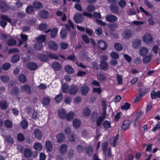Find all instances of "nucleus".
I'll use <instances>...</instances> for the list:
<instances>
[{
	"mask_svg": "<svg viewBox=\"0 0 160 160\" xmlns=\"http://www.w3.org/2000/svg\"><path fill=\"white\" fill-rule=\"evenodd\" d=\"M149 89L146 87L143 86L142 88H138V91L140 92L134 99V102L136 103L138 102L141 98L145 96L149 92Z\"/></svg>",
	"mask_w": 160,
	"mask_h": 160,
	"instance_id": "nucleus-1",
	"label": "nucleus"
},
{
	"mask_svg": "<svg viewBox=\"0 0 160 160\" xmlns=\"http://www.w3.org/2000/svg\"><path fill=\"white\" fill-rule=\"evenodd\" d=\"M70 30L69 26L66 24L65 25V27L63 28L60 31L61 37L62 39H65L67 36V34Z\"/></svg>",
	"mask_w": 160,
	"mask_h": 160,
	"instance_id": "nucleus-2",
	"label": "nucleus"
},
{
	"mask_svg": "<svg viewBox=\"0 0 160 160\" xmlns=\"http://www.w3.org/2000/svg\"><path fill=\"white\" fill-rule=\"evenodd\" d=\"M73 18L76 23H79L83 21L84 17L81 14L77 13L74 14Z\"/></svg>",
	"mask_w": 160,
	"mask_h": 160,
	"instance_id": "nucleus-3",
	"label": "nucleus"
},
{
	"mask_svg": "<svg viewBox=\"0 0 160 160\" xmlns=\"http://www.w3.org/2000/svg\"><path fill=\"white\" fill-rule=\"evenodd\" d=\"M105 18L106 21L109 22L114 23L117 22L118 19L116 16L111 14L107 15Z\"/></svg>",
	"mask_w": 160,
	"mask_h": 160,
	"instance_id": "nucleus-4",
	"label": "nucleus"
},
{
	"mask_svg": "<svg viewBox=\"0 0 160 160\" xmlns=\"http://www.w3.org/2000/svg\"><path fill=\"white\" fill-rule=\"evenodd\" d=\"M35 138L38 140H40L42 138V134L39 129H36L34 131Z\"/></svg>",
	"mask_w": 160,
	"mask_h": 160,
	"instance_id": "nucleus-5",
	"label": "nucleus"
},
{
	"mask_svg": "<svg viewBox=\"0 0 160 160\" xmlns=\"http://www.w3.org/2000/svg\"><path fill=\"white\" fill-rule=\"evenodd\" d=\"M23 92H26L29 95L31 93V89L30 86L27 84L23 85L21 87Z\"/></svg>",
	"mask_w": 160,
	"mask_h": 160,
	"instance_id": "nucleus-6",
	"label": "nucleus"
},
{
	"mask_svg": "<svg viewBox=\"0 0 160 160\" xmlns=\"http://www.w3.org/2000/svg\"><path fill=\"white\" fill-rule=\"evenodd\" d=\"M0 8L2 11L4 12L8 10L10 8L8 6L4 1H0Z\"/></svg>",
	"mask_w": 160,
	"mask_h": 160,
	"instance_id": "nucleus-7",
	"label": "nucleus"
},
{
	"mask_svg": "<svg viewBox=\"0 0 160 160\" xmlns=\"http://www.w3.org/2000/svg\"><path fill=\"white\" fill-rule=\"evenodd\" d=\"M100 66L101 69L104 71H107L109 68L108 63L105 61L101 60L100 62Z\"/></svg>",
	"mask_w": 160,
	"mask_h": 160,
	"instance_id": "nucleus-8",
	"label": "nucleus"
},
{
	"mask_svg": "<svg viewBox=\"0 0 160 160\" xmlns=\"http://www.w3.org/2000/svg\"><path fill=\"white\" fill-rule=\"evenodd\" d=\"M131 122L129 119H127L124 121L121 126L122 129L123 130H126L130 126Z\"/></svg>",
	"mask_w": 160,
	"mask_h": 160,
	"instance_id": "nucleus-9",
	"label": "nucleus"
},
{
	"mask_svg": "<svg viewBox=\"0 0 160 160\" xmlns=\"http://www.w3.org/2000/svg\"><path fill=\"white\" fill-rule=\"evenodd\" d=\"M98 47L102 50H105L107 48L106 42L105 41H98Z\"/></svg>",
	"mask_w": 160,
	"mask_h": 160,
	"instance_id": "nucleus-10",
	"label": "nucleus"
},
{
	"mask_svg": "<svg viewBox=\"0 0 160 160\" xmlns=\"http://www.w3.org/2000/svg\"><path fill=\"white\" fill-rule=\"evenodd\" d=\"M48 47L51 49L56 51L58 48V46L54 41H50L48 42Z\"/></svg>",
	"mask_w": 160,
	"mask_h": 160,
	"instance_id": "nucleus-11",
	"label": "nucleus"
},
{
	"mask_svg": "<svg viewBox=\"0 0 160 160\" xmlns=\"http://www.w3.org/2000/svg\"><path fill=\"white\" fill-rule=\"evenodd\" d=\"M67 150V146L65 144H62L59 148V151L60 153L62 155H64Z\"/></svg>",
	"mask_w": 160,
	"mask_h": 160,
	"instance_id": "nucleus-12",
	"label": "nucleus"
},
{
	"mask_svg": "<svg viewBox=\"0 0 160 160\" xmlns=\"http://www.w3.org/2000/svg\"><path fill=\"white\" fill-rule=\"evenodd\" d=\"M39 42L35 43L34 45V47L36 50H41L42 48V43L46 42L47 41H38Z\"/></svg>",
	"mask_w": 160,
	"mask_h": 160,
	"instance_id": "nucleus-13",
	"label": "nucleus"
},
{
	"mask_svg": "<svg viewBox=\"0 0 160 160\" xmlns=\"http://www.w3.org/2000/svg\"><path fill=\"white\" fill-rule=\"evenodd\" d=\"M78 87L75 85L71 86L69 91V93L70 95H75L78 91Z\"/></svg>",
	"mask_w": 160,
	"mask_h": 160,
	"instance_id": "nucleus-14",
	"label": "nucleus"
},
{
	"mask_svg": "<svg viewBox=\"0 0 160 160\" xmlns=\"http://www.w3.org/2000/svg\"><path fill=\"white\" fill-rule=\"evenodd\" d=\"M56 138L58 142L59 143H61L64 141L65 136L63 133H58L57 135Z\"/></svg>",
	"mask_w": 160,
	"mask_h": 160,
	"instance_id": "nucleus-15",
	"label": "nucleus"
},
{
	"mask_svg": "<svg viewBox=\"0 0 160 160\" xmlns=\"http://www.w3.org/2000/svg\"><path fill=\"white\" fill-rule=\"evenodd\" d=\"M58 115L59 117L62 119L65 118L66 115V110L62 108L59 109L58 111Z\"/></svg>",
	"mask_w": 160,
	"mask_h": 160,
	"instance_id": "nucleus-16",
	"label": "nucleus"
},
{
	"mask_svg": "<svg viewBox=\"0 0 160 160\" xmlns=\"http://www.w3.org/2000/svg\"><path fill=\"white\" fill-rule=\"evenodd\" d=\"M52 143L51 141L49 140L46 141L45 144V148L47 151H51L52 149Z\"/></svg>",
	"mask_w": 160,
	"mask_h": 160,
	"instance_id": "nucleus-17",
	"label": "nucleus"
},
{
	"mask_svg": "<svg viewBox=\"0 0 160 160\" xmlns=\"http://www.w3.org/2000/svg\"><path fill=\"white\" fill-rule=\"evenodd\" d=\"M132 32L130 30H127L125 31L122 34V36L125 39H129L132 36Z\"/></svg>",
	"mask_w": 160,
	"mask_h": 160,
	"instance_id": "nucleus-18",
	"label": "nucleus"
},
{
	"mask_svg": "<svg viewBox=\"0 0 160 160\" xmlns=\"http://www.w3.org/2000/svg\"><path fill=\"white\" fill-rule=\"evenodd\" d=\"M89 88L87 86H83L81 87V92L83 96H86L88 93Z\"/></svg>",
	"mask_w": 160,
	"mask_h": 160,
	"instance_id": "nucleus-19",
	"label": "nucleus"
},
{
	"mask_svg": "<svg viewBox=\"0 0 160 160\" xmlns=\"http://www.w3.org/2000/svg\"><path fill=\"white\" fill-rule=\"evenodd\" d=\"M151 98L153 99H155L156 98H160V91H158L156 92L155 91H153L151 92Z\"/></svg>",
	"mask_w": 160,
	"mask_h": 160,
	"instance_id": "nucleus-20",
	"label": "nucleus"
},
{
	"mask_svg": "<svg viewBox=\"0 0 160 160\" xmlns=\"http://www.w3.org/2000/svg\"><path fill=\"white\" fill-rule=\"evenodd\" d=\"M64 69L66 72L69 74H72L74 72V69L70 65H66L64 67Z\"/></svg>",
	"mask_w": 160,
	"mask_h": 160,
	"instance_id": "nucleus-21",
	"label": "nucleus"
},
{
	"mask_svg": "<svg viewBox=\"0 0 160 160\" xmlns=\"http://www.w3.org/2000/svg\"><path fill=\"white\" fill-rule=\"evenodd\" d=\"M24 157L26 158H28L31 157L32 152L31 150L29 148H25L24 152Z\"/></svg>",
	"mask_w": 160,
	"mask_h": 160,
	"instance_id": "nucleus-22",
	"label": "nucleus"
},
{
	"mask_svg": "<svg viewBox=\"0 0 160 160\" xmlns=\"http://www.w3.org/2000/svg\"><path fill=\"white\" fill-rule=\"evenodd\" d=\"M111 11L114 13H116L118 12L119 8L117 5H111L110 7Z\"/></svg>",
	"mask_w": 160,
	"mask_h": 160,
	"instance_id": "nucleus-23",
	"label": "nucleus"
},
{
	"mask_svg": "<svg viewBox=\"0 0 160 160\" xmlns=\"http://www.w3.org/2000/svg\"><path fill=\"white\" fill-rule=\"evenodd\" d=\"M56 15L59 17H62L61 20L62 21L64 22L66 21L67 17L65 14L60 11H58L56 12Z\"/></svg>",
	"mask_w": 160,
	"mask_h": 160,
	"instance_id": "nucleus-24",
	"label": "nucleus"
},
{
	"mask_svg": "<svg viewBox=\"0 0 160 160\" xmlns=\"http://www.w3.org/2000/svg\"><path fill=\"white\" fill-rule=\"evenodd\" d=\"M148 52V50L145 47H142L139 50V54L142 56H145Z\"/></svg>",
	"mask_w": 160,
	"mask_h": 160,
	"instance_id": "nucleus-25",
	"label": "nucleus"
},
{
	"mask_svg": "<svg viewBox=\"0 0 160 160\" xmlns=\"http://www.w3.org/2000/svg\"><path fill=\"white\" fill-rule=\"evenodd\" d=\"M28 68L31 70H35L37 67V65L33 62H29L27 65Z\"/></svg>",
	"mask_w": 160,
	"mask_h": 160,
	"instance_id": "nucleus-26",
	"label": "nucleus"
},
{
	"mask_svg": "<svg viewBox=\"0 0 160 160\" xmlns=\"http://www.w3.org/2000/svg\"><path fill=\"white\" fill-rule=\"evenodd\" d=\"M12 95L13 96H17L19 95V90L18 87L15 86L10 92Z\"/></svg>",
	"mask_w": 160,
	"mask_h": 160,
	"instance_id": "nucleus-27",
	"label": "nucleus"
},
{
	"mask_svg": "<svg viewBox=\"0 0 160 160\" xmlns=\"http://www.w3.org/2000/svg\"><path fill=\"white\" fill-rule=\"evenodd\" d=\"M18 79L19 82L22 83H25L27 82L25 75L23 74H21L19 75Z\"/></svg>",
	"mask_w": 160,
	"mask_h": 160,
	"instance_id": "nucleus-28",
	"label": "nucleus"
},
{
	"mask_svg": "<svg viewBox=\"0 0 160 160\" xmlns=\"http://www.w3.org/2000/svg\"><path fill=\"white\" fill-rule=\"evenodd\" d=\"M81 125V122L80 120L76 118L73 120V126L76 129L78 128Z\"/></svg>",
	"mask_w": 160,
	"mask_h": 160,
	"instance_id": "nucleus-29",
	"label": "nucleus"
},
{
	"mask_svg": "<svg viewBox=\"0 0 160 160\" xmlns=\"http://www.w3.org/2000/svg\"><path fill=\"white\" fill-rule=\"evenodd\" d=\"M97 78L100 81L105 82L107 78L106 76L102 73H100L97 76Z\"/></svg>",
	"mask_w": 160,
	"mask_h": 160,
	"instance_id": "nucleus-30",
	"label": "nucleus"
},
{
	"mask_svg": "<svg viewBox=\"0 0 160 160\" xmlns=\"http://www.w3.org/2000/svg\"><path fill=\"white\" fill-rule=\"evenodd\" d=\"M108 146V143L107 142H104L102 144V147L103 150V154L104 156H106Z\"/></svg>",
	"mask_w": 160,
	"mask_h": 160,
	"instance_id": "nucleus-31",
	"label": "nucleus"
},
{
	"mask_svg": "<svg viewBox=\"0 0 160 160\" xmlns=\"http://www.w3.org/2000/svg\"><path fill=\"white\" fill-rule=\"evenodd\" d=\"M52 66L54 69L57 71L60 70L62 68L60 64L57 62L53 63Z\"/></svg>",
	"mask_w": 160,
	"mask_h": 160,
	"instance_id": "nucleus-32",
	"label": "nucleus"
},
{
	"mask_svg": "<svg viewBox=\"0 0 160 160\" xmlns=\"http://www.w3.org/2000/svg\"><path fill=\"white\" fill-rule=\"evenodd\" d=\"M21 126L23 129H26L28 126V122L26 119H24L21 122Z\"/></svg>",
	"mask_w": 160,
	"mask_h": 160,
	"instance_id": "nucleus-33",
	"label": "nucleus"
},
{
	"mask_svg": "<svg viewBox=\"0 0 160 160\" xmlns=\"http://www.w3.org/2000/svg\"><path fill=\"white\" fill-rule=\"evenodd\" d=\"M20 60V57L17 54H15L12 56L11 58L12 62V63H16L18 62Z\"/></svg>",
	"mask_w": 160,
	"mask_h": 160,
	"instance_id": "nucleus-34",
	"label": "nucleus"
},
{
	"mask_svg": "<svg viewBox=\"0 0 160 160\" xmlns=\"http://www.w3.org/2000/svg\"><path fill=\"white\" fill-rule=\"evenodd\" d=\"M74 114L72 111L69 112L66 115V119L68 121H71L74 117Z\"/></svg>",
	"mask_w": 160,
	"mask_h": 160,
	"instance_id": "nucleus-35",
	"label": "nucleus"
},
{
	"mask_svg": "<svg viewBox=\"0 0 160 160\" xmlns=\"http://www.w3.org/2000/svg\"><path fill=\"white\" fill-rule=\"evenodd\" d=\"M34 148L35 149L40 151L41 150L42 148V144L39 143L37 142L34 144Z\"/></svg>",
	"mask_w": 160,
	"mask_h": 160,
	"instance_id": "nucleus-36",
	"label": "nucleus"
},
{
	"mask_svg": "<svg viewBox=\"0 0 160 160\" xmlns=\"http://www.w3.org/2000/svg\"><path fill=\"white\" fill-rule=\"evenodd\" d=\"M17 139L19 142H22L24 140L25 138L22 133H19L17 135Z\"/></svg>",
	"mask_w": 160,
	"mask_h": 160,
	"instance_id": "nucleus-37",
	"label": "nucleus"
},
{
	"mask_svg": "<svg viewBox=\"0 0 160 160\" xmlns=\"http://www.w3.org/2000/svg\"><path fill=\"white\" fill-rule=\"evenodd\" d=\"M58 31L57 28H54L51 30V36L52 38H55L56 37Z\"/></svg>",
	"mask_w": 160,
	"mask_h": 160,
	"instance_id": "nucleus-38",
	"label": "nucleus"
},
{
	"mask_svg": "<svg viewBox=\"0 0 160 160\" xmlns=\"http://www.w3.org/2000/svg\"><path fill=\"white\" fill-rule=\"evenodd\" d=\"M40 17L43 18H46L48 16V12L46 10H42L39 13Z\"/></svg>",
	"mask_w": 160,
	"mask_h": 160,
	"instance_id": "nucleus-39",
	"label": "nucleus"
},
{
	"mask_svg": "<svg viewBox=\"0 0 160 160\" xmlns=\"http://www.w3.org/2000/svg\"><path fill=\"white\" fill-rule=\"evenodd\" d=\"M62 93H59L57 95L55 98V100L56 101L57 103H59L61 102L62 99Z\"/></svg>",
	"mask_w": 160,
	"mask_h": 160,
	"instance_id": "nucleus-40",
	"label": "nucleus"
},
{
	"mask_svg": "<svg viewBox=\"0 0 160 160\" xmlns=\"http://www.w3.org/2000/svg\"><path fill=\"white\" fill-rule=\"evenodd\" d=\"M33 7L36 9H41L42 7V5L41 3L38 1H35L33 3Z\"/></svg>",
	"mask_w": 160,
	"mask_h": 160,
	"instance_id": "nucleus-41",
	"label": "nucleus"
},
{
	"mask_svg": "<svg viewBox=\"0 0 160 160\" xmlns=\"http://www.w3.org/2000/svg\"><path fill=\"white\" fill-rule=\"evenodd\" d=\"M0 107L2 109H6L8 108L7 102L6 101L4 100L0 102Z\"/></svg>",
	"mask_w": 160,
	"mask_h": 160,
	"instance_id": "nucleus-42",
	"label": "nucleus"
},
{
	"mask_svg": "<svg viewBox=\"0 0 160 160\" xmlns=\"http://www.w3.org/2000/svg\"><path fill=\"white\" fill-rule=\"evenodd\" d=\"M141 41H135L132 43V46L135 49H138L141 46Z\"/></svg>",
	"mask_w": 160,
	"mask_h": 160,
	"instance_id": "nucleus-43",
	"label": "nucleus"
},
{
	"mask_svg": "<svg viewBox=\"0 0 160 160\" xmlns=\"http://www.w3.org/2000/svg\"><path fill=\"white\" fill-rule=\"evenodd\" d=\"M0 79L2 82L4 83L8 82L10 80L8 76L4 75H1L0 77Z\"/></svg>",
	"mask_w": 160,
	"mask_h": 160,
	"instance_id": "nucleus-44",
	"label": "nucleus"
},
{
	"mask_svg": "<svg viewBox=\"0 0 160 160\" xmlns=\"http://www.w3.org/2000/svg\"><path fill=\"white\" fill-rule=\"evenodd\" d=\"M62 91L64 93H66L68 91L69 86L68 84L66 83L62 85Z\"/></svg>",
	"mask_w": 160,
	"mask_h": 160,
	"instance_id": "nucleus-45",
	"label": "nucleus"
},
{
	"mask_svg": "<svg viewBox=\"0 0 160 160\" xmlns=\"http://www.w3.org/2000/svg\"><path fill=\"white\" fill-rule=\"evenodd\" d=\"M114 48L117 51H120L122 50L123 47L120 43H116L114 45Z\"/></svg>",
	"mask_w": 160,
	"mask_h": 160,
	"instance_id": "nucleus-46",
	"label": "nucleus"
},
{
	"mask_svg": "<svg viewBox=\"0 0 160 160\" xmlns=\"http://www.w3.org/2000/svg\"><path fill=\"white\" fill-rule=\"evenodd\" d=\"M4 125L8 128L12 127V122L10 120L7 119L4 121Z\"/></svg>",
	"mask_w": 160,
	"mask_h": 160,
	"instance_id": "nucleus-47",
	"label": "nucleus"
},
{
	"mask_svg": "<svg viewBox=\"0 0 160 160\" xmlns=\"http://www.w3.org/2000/svg\"><path fill=\"white\" fill-rule=\"evenodd\" d=\"M143 40H152L153 38L152 35L148 33L145 34L142 37Z\"/></svg>",
	"mask_w": 160,
	"mask_h": 160,
	"instance_id": "nucleus-48",
	"label": "nucleus"
},
{
	"mask_svg": "<svg viewBox=\"0 0 160 160\" xmlns=\"http://www.w3.org/2000/svg\"><path fill=\"white\" fill-rule=\"evenodd\" d=\"M110 55L111 58L113 59L117 60L119 58V54L115 52H112L111 53Z\"/></svg>",
	"mask_w": 160,
	"mask_h": 160,
	"instance_id": "nucleus-49",
	"label": "nucleus"
},
{
	"mask_svg": "<svg viewBox=\"0 0 160 160\" xmlns=\"http://www.w3.org/2000/svg\"><path fill=\"white\" fill-rule=\"evenodd\" d=\"M67 59L71 61L74 62H76V63L78 61L74 54L68 56L67 58Z\"/></svg>",
	"mask_w": 160,
	"mask_h": 160,
	"instance_id": "nucleus-50",
	"label": "nucleus"
},
{
	"mask_svg": "<svg viewBox=\"0 0 160 160\" xmlns=\"http://www.w3.org/2000/svg\"><path fill=\"white\" fill-rule=\"evenodd\" d=\"M152 56L151 55H148L143 58V62L144 63L149 62L151 60Z\"/></svg>",
	"mask_w": 160,
	"mask_h": 160,
	"instance_id": "nucleus-51",
	"label": "nucleus"
},
{
	"mask_svg": "<svg viewBox=\"0 0 160 160\" xmlns=\"http://www.w3.org/2000/svg\"><path fill=\"white\" fill-rule=\"evenodd\" d=\"M38 58L42 61H46L48 60V57L45 54H41L38 56Z\"/></svg>",
	"mask_w": 160,
	"mask_h": 160,
	"instance_id": "nucleus-52",
	"label": "nucleus"
},
{
	"mask_svg": "<svg viewBox=\"0 0 160 160\" xmlns=\"http://www.w3.org/2000/svg\"><path fill=\"white\" fill-rule=\"evenodd\" d=\"M11 67V64L9 63L6 62L2 65V68L4 70H8Z\"/></svg>",
	"mask_w": 160,
	"mask_h": 160,
	"instance_id": "nucleus-53",
	"label": "nucleus"
},
{
	"mask_svg": "<svg viewBox=\"0 0 160 160\" xmlns=\"http://www.w3.org/2000/svg\"><path fill=\"white\" fill-rule=\"evenodd\" d=\"M34 7L32 6L29 5L26 8V11L27 13L31 14L34 11Z\"/></svg>",
	"mask_w": 160,
	"mask_h": 160,
	"instance_id": "nucleus-54",
	"label": "nucleus"
},
{
	"mask_svg": "<svg viewBox=\"0 0 160 160\" xmlns=\"http://www.w3.org/2000/svg\"><path fill=\"white\" fill-rule=\"evenodd\" d=\"M131 105L128 102H125L123 105H122L121 107V108L122 110H127L130 108Z\"/></svg>",
	"mask_w": 160,
	"mask_h": 160,
	"instance_id": "nucleus-55",
	"label": "nucleus"
},
{
	"mask_svg": "<svg viewBox=\"0 0 160 160\" xmlns=\"http://www.w3.org/2000/svg\"><path fill=\"white\" fill-rule=\"evenodd\" d=\"M36 19L34 18H32L26 21V23L28 25H33L35 24Z\"/></svg>",
	"mask_w": 160,
	"mask_h": 160,
	"instance_id": "nucleus-56",
	"label": "nucleus"
},
{
	"mask_svg": "<svg viewBox=\"0 0 160 160\" xmlns=\"http://www.w3.org/2000/svg\"><path fill=\"white\" fill-rule=\"evenodd\" d=\"M91 113L90 109L88 107H85L83 110V115L85 116H89Z\"/></svg>",
	"mask_w": 160,
	"mask_h": 160,
	"instance_id": "nucleus-57",
	"label": "nucleus"
},
{
	"mask_svg": "<svg viewBox=\"0 0 160 160\" xmlns=\"http://www.w3.org/2000/svg\"><path fill=\"white\" fill-rule=\"evenodd\" d=\"M118 25L117 23H114L109 24L108 25V28L111 30H114L118 28Z\"/></svg>",
	"mask_w": 160,
	"mask_h": 160,
	"instance_id": "nucleus-58",
	"label": "nucleus"
},
{
	"mask_svg": "<svg viewBox=\"0 0 160 160\" xmlns=\"http://www.w3.org/2000/svg\"><path fill=\"white\" fill-rule=\"evenodd\" d=\"M104 119V117H103L102 116H99L96 121L97 126L98 127L100 126Z\"/></svg>",
	"mask_w": 160,
	"mask_h": 160,
	"instance_id": "nucleus-59",
	"label": "nucleus"
},
{
	"mask_svg": "<svg viewBox=\"0 0 160 160\" xmlns=\"http://www.w3.org/2000/svg\"><path fill=\"white\" fill-rule=\"evenodd\" d=\"M103 126L105 129H108L111 127L110 122L108 120H105L103 124Z\"/></svg>",
	"mask_w": 160,
	"mask_h": 160,
	"instance_id": "nucleus-60",
	"label": "nucleus"
},
{
	"mask_svg": "<svg viewBox=\"0 0 160 160\" xmlns=\"http://www.w3.org/2000/svg\"><path fill=\"white\" fill-rule=\"evenodd\" d=\"M93 149L91 146H88L86 149V153L87 155L89 156L92 154Z\"/></svg>",
	"mask_w": 160,
	"mask_h": 160,
	"instance_id": "nucleus-61",
	"label": "nucleus"
},
{
	"mask_svg": "<svg viewBox=\"0 0 160 160\" xmlns=\"http://www.w3.org/2000/svg\"><path fill=\"white\" fill-rule=\"evenodd\" d=\"M50 101V99L49 98L44 97L43 99L42 104L43 105H48Z\"/></svg>",
	"mask_w": 160,
	"mask_h": 160,
	"instance_id": "nucleus-62",
	"label": "nucleus"
},
{
	"mask_svg": "<svg viewBox=\"0 0 160 160\" xmlns=\"http://www.w3.org/2000/svg\"><path fill=\"white\" fill-rule=\"evenodd\" d=\"M5 139L7 142L8 143L12 144L14 142L13 139L9 135L6 136Z\"/></svg>",
	"mask_w": 160,
	"mask_h": 160,
	"instance_id": "nucleus-63",
	"label": "nucleus"
},
{
	"mask_svg": "<svg viewBox=\"0 0 160 160\" xmlns=\"http://www.w3.org/2000/svg\"><path fill=\"white\" fill-rule=\"evenodd\" d=\"M77 151L79 153H82L84 151V148L83 146L81 145H78L76 147Z\"/></svg>",
	"mask_w": 160,
	"mask_h": 160,
	"instance_id": "nucleus-64",
	"label": "nucleus"
}]
</instances>
